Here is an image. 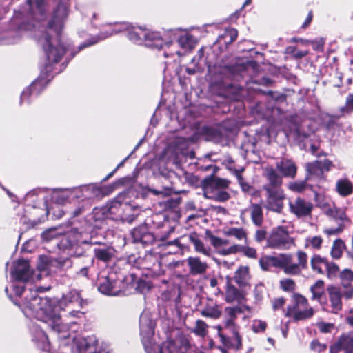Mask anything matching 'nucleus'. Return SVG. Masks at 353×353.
Masks as SVG:
<instances>
[{
    "label": "nucleus",
    "instance_id": "72a5a7b5",
    "mask_svg": "<svg viewBox=\"0 0 353 353\" xmlns=\"http://www.w3.org/2000/svg\"><path fill=\"white\" fill-rule=\"evenodd\" d=\"M50 265L52 267H54L57 270H59L61 271H65L72 268V261L71 259L69 257H59L52 259L50 261Z\"/></svg>",
    "mask_w": 353,
    "mask_h": 353
},
{
    "label": "nucleus",
    "instance_id": "4d7b16f0",
    "mask_svg": "<svg viewBox=\"0 0 353 353\" xmlns=\"http://www.w3.org/2000/svg\"><path fill=\"white\" fill-rule=\"evenodd\" d=\"M240 252H242L245 256L250 258V259H255L257 258L256 250L255 248L250 247V246H242L241 245Z\"/></svg>",
    "mask_w": 353,
    "mask_h": 353
},
{
    "label": "nucleus",
    "instance_id": "f704fd0d",
    "mask_svg": "<svg viewBox=\"0 0 353 353\" xmlns=\"http://www.w3.org/2000/svg\"><path fill=\"white\" fill-rule=\"evenodd\" d=\"M251 219L256 226H261L263 222V210L259 204H252L251 208Z\"/></svg>",
    "mask_w": 353,
    "mask_h": 353
},
{
    "label": "nucleus",
    "instance_id": "423d86ee",
    "mask_svg": "<svg viewBox=\"0 0 353 353\" xmlns=\"http://www.w3.org/2000/svg\"><path fill=\"white\" fill-rule=\"evenodd\" d=\"M295 245V239L290 236L285 226L279 225L274 228L268 234V248L285 250Z\"/></svg>",
    "mask_w": 353,
    "mask_h": 353
},
{
    "label": "nucleus",
    "instance_id": "37998d69",
    "mask_svg": "<svg viewBox=\"0 0 353 353\" xmlns=\"http://www.w3.org/2000/svg\"><path fill=\"white\" fill-rule=\"evenodd\" d=\"M65 300L69 303H77L78 305L82 307L84 304L87 303L83 300V299L80 296V294L75 291L69 292L65 296Z\"/></svg>",
    "mask_w": 353,
    "mask_h": 353
},
{
    "label": "nucleus",
    "instance_id": "ea45409f",
    "mask_svg": "<svg viewBox=\"0 0 353 353\" xmlns=\"http://www.w3.org/2000/svg\"><path fill=\"white\" fill-rule=\"evenodd\" d=\"M201 316L211 319H219L221 316V311L219 306L215 305L213 307H206L201 311Z\"/></svg>",
    "mask_w": 353,
    "mask_h": 353
},
{
    "label": "nucleus",
    "instance_id": "a19ab883",
    "mask_svg": "<svg viewBox=\"0 0 353 353\" xmlns=\"http://www.w3.org/2000/svg\"><path fill=\"white\" fill-rule=\"evenodd\" d=\"M325 272L327 278L332 279L339 276L340 268L339 266L333 261H330L327 259L325 263Z\"/></svg>",
    "mask_w": 353,
    "mask_h": 353
},
{
    "label": "nucleus",
    "instance_id": "c756f323",
    "mask_svg": "<svg viewBox=\"0 0 353 353\" xmlns=\"http://www.w3.org/2000/svg\"><path fill=\"white\" fill-rule=\"evenodd\" d=\"M325 214L335 221H350L345 210L336 206L334 203L332 208H328L325 210Z\"/></svg>",
    "mask_w": 353,
    "mask_h": 353
},
{
    "label": "nucleus",
    "instance_id": "39448f33",
    "mask_svg": "<svg viewBox=\"0 0 353 353\" xmlns=\"http://www.w3.org/2000/svg\"><path fill=\"white\" fill-rule=\"evenodd\" d=\"M126 279L122 274L110 271L106 276L98 279V290L105 295H118L125 288L124 281Z\"/></svg>",
    "mask_w": 353,
    "mask_h": 353
},
{
    "label": "nucleus",
    "instance_id": "f03ea898",
    "mask_svg": "<svg viewBox=\"0 0 353 353\" xmlns=\"http://www.w3.org/2000/svg\"><path fill=\"white\" fill-rule=\"evenodd\" d=\"M23 307L24 312L47 323L52 331L61 332V316L52 310L51 301L48 297L36 295L26 298Z\"/></svg>",
    "mask_w": 353,
    "mask_h": 353
},
{
    "label": "nucleus",
    "instance_id": "cd10ccee",
    "mask_svg": "<svg viewBox=\"0 0 353 353\" xmlns=\"http://www.w3.org/2000/svg\"><path fill=\"white\" fill-rule=\"evenodd\" d=\"M183 237H188L189 241L194 245L196 252L201 253L208 256H210V248L205 246L203 242L200 239L199 235L196 232H190L188 236H184Z\"/></svg>",
    "mask_w": 353,
    "mask_h": 353
},
{
    "label": "nucleus",
    "instance_id": "f8f14e48",
    "mask_svg": "<svg viewBox=\"0 0 353 353\" xmlns=\"http://www.w3.org/2000/svg\"><path fill=\"white\" fill-rule=\"evenodd\" d=\"M131 234L134 242L141 243L144 246L152 245L156 241V237L149 230L146 224H142L134 228Z\"/></svg>",
    "mask_w": 353,
    "mask_h": 353
},
{
    "label": "nucleus",
    "instance_id": "c03bdc74",
    "mask_svg": "<svg viewBox=\"0 0 353 353\" xmlns=\"http://www.w3.org/2000/svg\"><path fill=\"white\" fill-rule=\"evenodd\" d=\"M238 37V32L235 29H230L224 32L223 35L219 37V40L221 39H225L224 42L226 45L230 44L233 43Z\"/></svg>",
    "mask_w": 353,
    "mask_h": 353
},
{
    "label": "nucleus",
    "instance_id": "f257e3e1",
    "mask_svg": "<svg viewBox=\"0 0 353 353\" xmlns=\"http://www.w3.org/2000/svg\"><path fill=\"white\" fill-rule=\"evenodd\" d=\"M68 15L67 6L60 2L48 21L47 31L43 34L45 43L43 45L48 61L46 65L59 63L67 51L66 47L61 41V35Z\"/></svg>",
    "mask_w": 353,
    "mask_h": 353
},
{
    "label": "nucleus",
    "instance_id": "a18cd8bd",
    "mask_svg": "<svg viewBox=\"0 0 353 353\" xmlns=\"http://www.w3.org/2000/svg\"><path fill=\"white\" fill-rule=\"evenodd\" d=\"M296 283L292 279H284L280 281V288L286 292H294L296 290Z\"/></svg>",
    "mask_w": 353,
    "mask_h": 353
},
{
    "label": "nucleus",
    "instance_id": "4468645a",
    "mask_svg": "<svg viewBox=\"0 0 353 353\" xmlns=\"http://www.w3.org/2000/svg\"><path fill=\"white\" fill-rule=\"evenodd\" d=\"M230 132L231 130L225 128L224 123L216 127L204 126L202 128V132L207 137L208 140L216 143L225 140L228 132Z\"/></svg>",
    "mask_w": 353,
    "mask_h": 353
},
{
    "label": "nucleus",
    "instance_id": "3c124183",
    "mask_svg": "<svg viewBox=\"0 0 353 353\" xmlns=\"http://www.w3.org/2000/svg\"><path fill=\"white\" fill-rule=\"evenodd\" d=\"M48 213L52 214V218L53 219H60L65 214V212L62 207L59 205H56L55 206L49 208L48 210Z\"/></svg>",
    "mask_w": 353,
    "mask_h": 353
},
{
    "label": "nucleus",
    "instance_id": "774afa93",
    "mask_svg": "<svg viewBox=\"0 0 353 353\" xmlns=\"http://www.w3.org/2000/svg\"><path fill=\"white\" fill-rule=\"evenodd\" d=\"M227 168L232 173L237 179L238 183L242 179H243V177L242 176V172H244L245 168H241L240 169H236L232 166H227Z\"/></svg>",
    "mask_w": 353,
    "mask_h": 353
},
{
    "label": "nucleus",
    "instance_id": "b1692460",
    "mask_svg": "<svg viewBox=\"0 0 353 353\" xmlns=\"http://www.w3.org/2000/svg\"><path fill=\"white\" fill-rule=\"evenodd\" d=\"M186 261L189 268V272L193 276L203 274L208 268V263L201 261L198 256H190Z\"/></svg>",
    "mask_w": 353,
    "mask_h": 353
},
{
    "label": "nucleus",
    "instance_id": "49530a36",
    "mask_svg": "<svg viewBox=\"0 0 353 353\" xmlns=\"http://www.w3.org/2000/svg\"><path fill=\"white\" fill-rule=\"evenodd\" d=\"M327 346L321 343L318 339H313L310 343V349L314 353H322L326 351Z\"/></svg>",
    "mask_w": 353,
    "mask_h": 353
},
{
    "label": "nucleus",
    "instance_id": "1a4fd4ad",
    "mask_svg": "<svg viewBox=\"0 0 353 353\" xmlns=\"http://www.w3.org/2000/svg\"><path fill=\"white\" fill-rule=\"evenodd\" d=\"M127 194V192H121L114 200L107 203L103 212L107 218L114 220L123 218V205L128 203L125 201Z\"/></svg>",
    "mask_w": 353,
    "mask_h": 353
},
{
    "label": "nucleus",
    "instance_id": "2f4dec72",
    "mask_svg": "<svg viewBox=\"0 0 353 353\" xmlns=\"http://www.w3.org/2000/svg\"><path fill=\"white\" fill-rule=\"evenodd\" d=\"M326 261V257H323L319 254H314L310 259L311 268L313 272L321 275L324 274L325 271L323 270L321 265H325Z\"/></svg>",
    "mask_w": 353,
    "mask_h": 353
},
{
    "label": "nucleus",
    "instance_id": "0e129e2a",
    "mask_svg": "<svg viewBox=\"0 0 353 353\" xmlns=\"http://www.w3.org/2000/svg\"><path fill=\"white\" fill-rule=\"evenodd\" d=\"M241 245L234 244L227 249H223L220 253L222 255H229L231 254H236L241 252Z\"/></svg>",
    "mask_w": 353,
    "mask_h": 353
},
{
    "label": "nucleus",
    "instance_id": "4c0bfd02",
    "mask_svg": "<svg viewBox=\"0 0 353 353\" xmlns=\"http://www.w3.org/2000/svg\"><path fill=\"white\" fill-rule=\"evenodd\" d=\"M325 283L323 280H318L311 286L310 291L312 294V299L320 300L324 294Z\"/></svg>",
    "mask_w": 353,
    "mask_h": 353
},
{
    "label": "nucleus",
    "instance_id": "6e6552de",
    "mask_svg": "<svg viewBox=\"0 0 353 353\" xmlns=\"http://www.w3.org/2000/svg\"><path fill=\"white\" fill-rule=\"evenodd\" d=\"M117 32H124L126 37L132 43L141 45L143 43L145 26H136L126 21L117 23Z\"/></svg>",
    "mask_w": 353,
    "mask_h": 353
},
{
    "label": "nucleus",
    "instance_id": "c9c22d12",
    "mask_svg": "<svg viewBox=\"0 0 353 353\" xmlns=\"http://www.w3.org/2000/svg\"><path fill=\"white\" fill-rule=\"evenodd\" d=\"M225 236H234L237 240L247 239V232L243 228H229L223 230Z\"/></svg>",
    "mask_w": 353,
    "mask_h": 353
},
{
    "label": "nucleus",
    "instance_id": "2eb2a0df",
    "mask_svg": "<svg viewBox=\"0 0 353 353\" xmlns=\"http://www.w3.org/2000/svg\"><path fill=\"white\" fill-rule=\"evenodd\" d=\"M226 287L225 290V301L228 303L236 301L241 303L245 300L244 292L242 290L238 289L232 284V277L229 275L225 276Z\"/></svg>",
    "mask_w": 353,
    "mask_h": 353
},
{
    "label": "nucleus",
    "instance_id": "8fccbe9b",
    "mask_svg": "<svg viewBox=\"0 0 353 353\" xmlns=\"http://www.w3.org/2000/svg\"><path fill=\"white\" fill-rule=\"evenodd\" d=\"M268 232L265 229L261 228L256 230L254 239L258 243H261L263 241H266V247L268 248Z\"/></svg>",
    "mask_w": 353,
    "mask_h": 353
},
{
    "label": "nucleus",
    "instance_id": "aec40b11",
    "mask_svg": "<svg viewBox=\"0 0 353 353\" xmlns=\"http://www.w3.org/2000/svg\"><path fill=\"white\" fill-rule=\"evenodd\" d=\"M222 328L218 327V334L223 345L227 348L234 349L239 350L242 348V338L239 332H230L232 334L231 338L227 336L221 332Z\"/></svg>",
    "mask_w": 353,
    "mask_h": 353
},
{
    "label": "nucleus",
    "instance_id": "393cba45",
    "mask_svg": "<svg viewBox=\"0 0 353 353\" xmlns=\"http://www.w3.org/2000/svg\"><path fill=\"white\" fill-rule=\"evenodd\" d=\"M230 183V181L226 179L215 177L214 175L211 174L202 180L201 186L203 189H225L229 187Z\"/></svg>",
    "mask_w": 353,
    "mask_h": 353
},
{
    "label": "nucleus",
    "instance_id": "58836bf2",
    "mask_svg": "<svg viewBox=\"0 0 353 353\" xmlns=\"http://www.w3.org/2000/svg\"><path fill=\"white\" fill-rule=\"evenodd\" d=\"M30 9L34 12V10L41 16L46 14V0H26Z\"/></svg>",
    "mask_w": 353,
    "mask_h": 353
},
{
    "label": "nucleus",
    "instance_id": "bf43d9fd",
    "mask_svg": "<svg viewBox=\"0 0 353 353\" xmlns=\"http://www.w3.org/2000/svg\"><path fill=\"white\" fill-rule=\"evenodd\" d=\"M344 290L342 292L343 296L346 299H350L353 297V285L351 283H341Z\"/></svg>",
    "mask_w": 353,
    "mask_h": 353
},
{
    "label": "nucleus",
    "instance_id": "412c9836",
    "mask_svg": "<svg viewBox=\"0 0 353 353\" xmlns=\"http://www.w3.org/2000/svg\"><path fill=\"white\" fill-rule=\"evenodd\" d=\"M327 291L331 304L332 312L338 314L343 309L342 292L339 288L334 285H329Z\"/></svg>",
    "mask_w": 353,
    "mask_h": 353
},
{
    "label": "nucleus",
    "instance_id": "79ce46f5",
    "mask_svg": "<svg viewBox=\"0 0 353 353\" xmlns=\"http://www.w3.org/2000/svg\"><path fill=\"white\" fill-rule=\"evenodd\" d=\"M224 68L232 75L241 74L246 70V66L243 63L229 64L225 65Z\"/></svg>",
    "mask_w": 353,
    "mask_h": 353
},
{
    "label": "nucleus",
    "instance_id": "f3484780",
    "mask_svg": "<svg viewBox=\"0 0 353 353\" xmlns=\"http://www.w3.org/2000/svg\"><path fill=\"white\" fill-rule=\"evenodd\" d=\"M33 272L30 270V265L27 260H19L12 272L14 279L16 281L26 283L32 276Z\"/></svg>",
    "mask_w": 353,
    "mask_h": 353
},
{
    "label": "nucleus",
    "instance_id": "c85d7f7f",
    "mask_svg": "<svg viewBox=\"0 0 353 353\" xmlns=\"http://www.w3.org/2000/svg\"><path fill=\"white\" fill-rule=\"evenodd\" d=\"M336 191L342 197H346L353 193V183L348 179H339L336 183Z\"/></svg>",
    "mask_w": 353,
    "mask_h": 353
},
{
    "label": "nucleus",
    "instance_id": "09e8293b",
    "mask_svg": "<svg viewBox=\"0 0 353 353\" xmlns=\"http://www.w3.org/2000/svg\"><path fill=\"white\" fill-rule=\"evenodd\" d=\"M339 277L341 283H351L353 281V271L349 268H345L339 273Z\"/></svg>",
    "mask_w": 353,
    "mask_h": 353
},
{
    "label": "nucleus",
    "instance_id": "ddd939ff",
    "mask_svg": "<svg viewBox=\"0 0 353 353\" xmlns=\"http://www.w3.org/2000/svg\"><path fill=\"white\" fill-rule=\"evenodd\" d=\"M353 353V331L341 334L337 341L330 346V353Z\"/></svg>",
    "mask_w": 353,
    "mask_h": 353
},
{
    "label": "nucleus",
    "instance_id": "bb28decb",
    "mask_svg": "<svg viewBox=\"0 0 353 353\" xmlns=\"http://www.w3.org/2000/svg\"><path fill=\"white\" fill-rule=\"evenodd\" d=\"M143 42H145L147 46L159 48L163 47V41L159 32L152 31L145 26Z\"/></svg>",
    "mask_w": 353,
    "mask_h": 353
},
{
    "label": "nucleus",
    "instance_id": "e2e57ef3",
    "mask_svg": "<svg viewBox=\"0 0 353 353\" xmlns=\"http://www.w3.org/2000/svg\"><path fill=\"white\" fill-rule=\"evenodd\" d=\"M206 234L210 240V243L214 248H219L221 246L222 239L212 234L210 231H207Z\"/></svg>",
    "mask_w": 353,
    "mask_h": 353
},
{
    "label": "nucleus",
    "instance_id": "5701e85b",
    "mask_svg": "<svg viewBox=\"0 0 353 353\" xmlns=\"http://www.w3.org/2000/svg\"><path fill=\"white\" fill-rule=\"evenodd\" d=\"M48 82L44 81L43 79L37 78L35 81H34L29 87L26 88L21 94V103L23 101L29 100V98L32 95L38 96L42 90H44L47 85Z\"/></svg>",
    "mask_w": 353,
    "mask_h": 353
},
{
    "label": "nucleus",
    "instance_id": "7c9ffc66",
    "mask_svg": "<svg viewBox=\"0 0 353 353\" xmlns=\"http://www.w3.org/2000/svg\"><path fill=\"white\" fill-rule=\"evenodd\" d=\"M347 246L345 241L341 239H336L332 243L330 250V256L334 260H339L343 254Z\"/></svg>",
    "mask_w": 353,
    "mask_h": 353
},
{
    "label": "nucleus",
    "instance_id": "052dcab7",
    "mask_svg": "<svg viewBox=\"0 0 353 353\" xmlns=\"http://www.w3.org/2000/svg\"><path fill=\"white\" fill-rule=\"evenodd\" d=\"M345 229L343 223H339L336 228H327L323 230V232L327 236L336 235L341 234Z\"/></svg>",
    "mask_w": 353,
    "mask_h": 353
},
{
    "label": "nucleus",
    "instance_id": "69168bd1",
    "mask_svg": "<svg viewBox=\"0 0 353 353\" xmlns=\"http://www.w3.org/2000/svg\"><path fill=\"white\" fill-rule=\"evenodd\" d=\"M149 283L143 279H139L136 282L135 289L140 293H143L145 290H149Z\"/></svg>",
    "mask_w": 353,
    "mask_h": 353
},
{
    "label": "nucleus",
    "instance_id": "680f3d73",
    "mask_svg": "<svg viewBox=\"0 0 353 353\" xmlns=\"http://www.w3.org/2000/svg\"><path fill=\"white\" fill-rule=\"evenodd\" d=\"M266 94L276 102H284L286 101V94L283 93L270 90Z\"/></svg>",
    "mask_w": 353,
    "mask_h": 353
},
{
    "label": "nucleus",
    "instance_id": "de8ad7c7",
    "mask_svg": "<svg viewBox=\"0 0 353 353\" xmlns=\"http://www.w3.org/2000/svg\"><path fill=\"white\" fill-rule=\"evenodd\" d=\"M306 242L305 248H307L308 246V243H310L313 249L319 250L322 248L323 239L321 236H314L312 238L307 239Z\"/></svg>",
    "mask_w": 353,
    "mask_h": 353
},
{
    "label": "nucleus",
    "instance_id": "6ab92c4d",
    "mask_svg": "<svg viewBox=\"0 0 353 353\" xmlns=\"http://www.w3.org/2000/svg\"><path fill=\"white\" fill-rule=\"evenodd\" d=\"M296 256L298 259V263H288L285 274L290 275H299L301 273L302 270L307 268V254L306 252L302 250H298L296 252Z\"/></svg>",
    "mask_w": 353,
    "mask_h": 353
},
{
    "label": "nucleus",
    "instance_id": "9d476101",
    "mask_svg": "<svg viewBox=\"0 0 353 353\" xmlns=\"http://www.w3.org/2000/svg\"><path fill=\"white\" fill-rule=\"evenodd\" d=\"M83 243L99 245L93 250L94 257L99 261L108 263L112 261L116 256L117 251L114 247L96 241L92 236L90 237L89 241H84Z\"/></svg>",
    "mask_w": 353,
    "mask_h": 353
},
{
    "label": "nucleus",
    "instance_id": "13d9d810",
    "mask_svg": "<svg viewBox=\"0 0 353 353\" xmlns=\"http://www.w3.org/2000/svg\"><path fill=\"white\" fill-rule=\"evenodd\" d=\"M341 110L346 113L353 112V93H350L347 96L345 106Z\"/></svg>",
    "mask_w": 353,
    "mask_h": 353
},
{
    "label": "nucleus",
    "instance_id": "20e7f679",
    "mask_svg": "<svg viewBox=\"0 0 353 353\" xmlns=\"http://www.w3.org/2000/svg\"><path fill=\"white\" fill-rule=\"evenodd\" d=\"M293 304L288 305L285 316L292 317L294 321L308 319L314 314V310L309 307L308 301L305 296L299 293L292 296Z\"/></svg>",
    "mask_w": 353,
    "mask_h": 353
},
{
    "label": "nucleus",
    "instance_id": "338daca9",
    "mask_svg": "<svg viewBox=\"0 0 353 353\" xmlns=\"http://www.w3.org/2000/svg\"><path fill=\"white\" fill-rule=\"evenodd\" d=\"M317 327L321 332L330 333L334 327V325L330 323L321 322L317 324Z\"/></svg>",
    "mask_w": 353,
    "mask_h": 353
},
{
    "label": "nucleus",
    "instance_id": "603ef678",
    "mask_svg": "<svg viewBox=\"0 0 353 353\" xmlns=\"http://www.w3.org/2000/svg\"><path fill=\"white\" fill-rule=\"evenodd\" d=\"M150 192L154 195H161L163 197L171 196L173 194V189L170 187H162L160 190L150 189Z\"/></svg>",
    "mask_w": 353,
    "mask_h": 353
},
{
    "label": "nucleus",
    "instance_id": "dca6fc26",
    "mask_svg": "<svg viewBox=\"0 0 353 353\" xmlns=\"http://www.w3.org/2000/svg\"><path fill=\"white\" fill-rule=\"evenodd\" d=\"M225 320L223 327L229 332H239V326L236 323L237 315L243 313V310L239 306L226 307L224 309Z\"/></svg>",
    "mask_w": 353,
    "mask_h": 353
},
{
    "label": "nucleus",
    "instance_id": "e433bc0d",
    "mask_svg": "<svg viewBox=\"0 0 353 353\" xmlns=\"http://www.w3.org/2000/svg\"><path fill=\"white\" fill-rule=\"evenodd\" d=\"M208 325L204 321L201 319H197L195 323V326L192 330V332H193L197 336L204 338L208 334Z\"/></svg>",
    "mask_w": 353,
    "mask_h": 353
},
{
    "label": "nucleus",
    "instance_id": "9b49d317",
    "mask_svg": "<svg viewBox=\"0 0 353 353\" xmlns=\"http://www.w3.org/2000/svg\"><path fill=\"white\" fill-rule=\"evenodd\" d=\"M290 212L297 218L310 216L314 208L312 203L301 197H297L289 203Z\"/></svg>",
    "mask_w": 353,
    "mask_h": 353
},
{
    "label": "nucleus",
    "instance_id": "7ed1b4c3",
    "mask_svg": "<svg viewBox=\"0 0 353 353\" xmlns=\"http://www.w3.org/2000/svg\"><path fill=\"white\" fill-rule=\"evenodd\" d=\"M263 176L266 183L263 185L262 190L265 192L268 208L272 211L281 212L285 199L282 189L283 178L272 166L264 169Z\"/></svg>",
    "mask_w": 353,
    "mask_h": 353
},
{
    "label": "nucleus",
    "instance_id": "a878e982",
    "mask_svg": "<svg viewBox=\"0 0 353 353\" xmlns=\"http://www.w3.org/2000/svg\"><path fill=\"white\" fill-rule=\"evenodd\" d=\"M250 279V268L248 266L241 265L234 272L232 278L239 288H245L248 285Z\"/></svg>",
    "mask_w": 353,
    "mask_h": 353
},
{
    "label": "nucleus",
    "instance_id": "0eeeda50",
    "mask_svg": "<svg viewBox=\"0 0 353 353\" xmlns=\"http://www.w3.org/2000/svg\"><path fill=\"white\" fill-rule=\"evenodd\" d=\"M292 261L291 254L281 253L279 256L265 255L260 258L259 263L264 271H269L271 268H280L285 273L288 263Z\"/></svg>",
    "mask_w": 353,
    "mask_h": 353
},
{
    "label": "nucleus",
    "instance_id": "6e6d98bb",
    "mask_svg": "<svg viewBox=\"0 0 353 353\" xmlns=\"http://www.w3.org/2000/svg\"><path fill=\"white\" fill-rule=\"evenodd\" d=\"M306 179L304 181H295L290 184V189L292 191L301 192H303L306 188Z\"/></svg>",
    "mask_w": 353,
    "mask_h": 353
},
{
    "label": "nucleus",
    "instance_id": "a211bd4d",
    "mask_svg": "<svg viewBox=\"0 0 353 353\" xmlns=\"http://www.w3.org/2000/svg\"><path fill=\"white\" fill-rule=\"evenodd\" d=\"M135 263L138 268L149 270L152 273H156V268H159L161 264L157 256L151 252L145 253L143 257L139 256L136 259Z\"/></svg>",
    "mask_w": 353,
    "mask_h": 353
},
{
    "label": "nucleus",
    "instance_id": "4be33fe9",
    "mask_svg": "<svg viewBox=\"0 0 353 353\" xmlns=\"http://www.w3.org/2000/svg\"><path fill=\"white\" fill-rule=\"evenodd\" d=\"M277 170L281 174V176L294 179L297 172L296 163L288 159H283L276 164Z\"/></svg>",
    "mask_w": 353,
    "mask_h": 353
},
{
    "label": "nucleus",
    "instance_id": "473e14b6",
    "mask_svg": "<svg viewBox=\"0 0 353 353\" xmlns=\"http://www.w3.org/2000/svg\"><path fill=\"white\" fill-rule=\"evenodd\" d=\"M305 170L307 172L306 180H308L311 176H320L323 175L321 167H320V161L319 160L307 163Z\"/></svg>",
    "mask_w": 353,
    "mask_h": 353
},
{
    "label": "nucleus",
    "instance_id": "864d4df0",
    "mask_svg": "<svg viewBox=\"0 0 353 353\" xmlns=\"http://www.w3.org/2000/svg\"><path fill=\"white\" fill-rule=\"evenodd\" d=\"M122 185H123V179H119L108 186L101 188L102 193L103 195H108L111 192H112L116 188Z\"/></svg>",
    "mask_w": 353,
    "mask_h": 353
},
{
    "label": "nucleus",
    "instance_id": "5fc2aeb1",
    "mask_svg": "<svg viewBox=\"0 0 353 353\" xmlns=\"http://www.w3.org/2000/svg\"><path fill=\"white\" fill-rule=\"evenodd\" d=\"M267 328L266 322L261 320H255L253 322L252 330L254 333H263Z\"/></svg>",
    "mask_w": 353,
    "mask_h": 353
}]
</instances>
